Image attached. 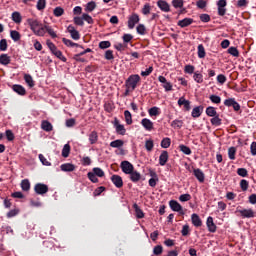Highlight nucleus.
I'll use <instances>...</instances> for the list:
<instances>
[{
    "mask_svg": "<svg viewBox=\"0 0 256 256\" xmlns=\"http://www.w3.org/2000/svg\"><path fill=\"white\" fill-rule=\"evenodd\" d=\"M24 81L27 83L28 87L33 88L35 87V80H33V76L30 74H25L24 75Z\"/></svg>",
    "mask_w": 256,
    "mask_h": 256,
    "instance_id": "obj_29",
    "label": "nucleus"
},
{
    "mask_svg": "<svg viewBox=\"0 0 256 256\" xmlns=\"http://www.w3.org/2000/svg\"><path fill=\"white\" fill-rule=\"evenodd\" d=\"M120 167L125 175H129L135 169V167H133V164H131V162L127 160L122 161Z\"/></svg>",
    "mask_w": 256,
    "mask_h": 256,
    "instance_id": "obj_6",
    "label": "nucleus"
},
{
    "mask_svg": "<svg viewBox=\"0 0 256 256\" xmlns=\"http://www.w3.org/2000/svg\"><path fill=\"white\" fill-rule=\"evenodd\" d=\"M133 209L135 211L137 219H143V217H145V213L143 212V210H141L137 203L133 204Z\"/></svg>",
    "mask_w": 256,
    "mask_h": 256,
    "instance_id": "obj_26",
    "label": "nucleus"
},
{
    "mask_svg": "<svg viewBox=\"0 0 256 256\" xmlns=\"http://www.w3.org/2000/svg\"><path fill=\"white\" fill-rule=\"evenodd\" d=\"M185 1L183 0H172V6L174 9H182Z\"/></svg>",
    "mask_w": 256,
    "mask_h": 256,
    "instance_id": "obj_45",
    "label": "nucleus"
},
{
    "mask_svg": "<svg viewBox=\"0 0 256 256\" xmlns=\"http://www.w3.org/2000/svg\"><path fill=\"white\" fill-rule=\"evenodd\" d=\"M184 72L185 73H188V75H194L195 73V66L193 65H186L185 68H184Z\"/></svg>",
    "mask_w": 256,
    "mask_h": 256,
    "instance_id": "obj_54",
    "label": "nucleus"
},
{
    "mask_svg": "<svg viewBox=\"0 0 256 256\" xmlns=\"http://www.w3.org/2000/svg\"><path fill=\"white\" fill-rule=\"evenodd\" d=\"M191 221H192V225H194V227H202L203 225V221L201 220V217H199V214H192L191 215Z\"/></svg>",
    "mask_w": 256,
    "mask_h": 256,
    "instance_id": "obj_19",
    "label": "nucleus"
},
{
    "mask_svg": "<svg viewBox=\"0 0 256 256\" xmlns=\"http://www.w3.org/2000/svg\"><path fill=\"white\" fill-rule=\"evenodd\" d=\"M34 191L36 195H45L49 193V186L43 183H37L34 186Z\"/></svg>",
    "mask_w": 256,
    "mask_h": 256,
    "instance_id": "obj_4",
    "label": "nucleus"
},
{
    "mask_svg": "<svg viewBox=\"0 0 256 256\" xmlns=\"http://www.w3.org/2000/svg\"><path fill=\"white\" fill-rule=\"evenodd\" d=\"M169 207L176 213H179V215H185V212L183 211V206L179 204L176 200H170L169 201Z\"/></svg>",
    "mask_w": 256,
    "mask_h": 256,
    "instance_id": "obj_5",
    "label": "nucleus"
},
{
    "mask_svg": "<svg viewBox=\"0 0 256 256\" xmlns=\"http://www.w3.org/2000/svg\"><path fill=\"white\" fill-rule=\"evenodd\" d=\"M27 23L34 35H38V37H43L45 35V26H43L39 20L30 18L27 20Z\"/></svg>",
    "mask_w": 256,
    "mask_h": 256,
    "instance_id": "obj_1",
    "label": "nucleus"
},
{
    "mask_svg": "<svg viewBox=\"0 0 256 256\" xmlns=\"http://www.w3.org/2000/svg\"><path fill=\"white\" fill-rule=\"evenodd\" d=\"M153 253L155 255H157V256L162 255V253H163V246H161V245L155 246L154 249H153Z\"/></svg>",
    "mask_w": 256,
    "mask_h": 256,
    "instance_id": "obj_62",
    "label": "nucleus"
},
{
    "mask_svg": "<svg viewBox=\"0 0 256 256\" xmlns=\"http://www.w3.org/2000/svg\"><path fill=\"white\" fill-rule=\"evenodd\" d=\"M92 173H94V175H96V177H105V172L103 171V169H101L99 167L93 168Z\"/></svg>",
    "mask_w": 256,
    "mask_h": 256,
    "instance_id": "obj_52",
    "label": "nucleus"
},
{
    "mask_svg": "<svg viewBox=\"0 0 256 256\" xmlns=\"http://www.w3.org/2000/svg\"><path fill=\"white\" fill-rule=\"evenodd\" d=\"M12 89L15 93H17L18 95H27V90H25V87L19 85V84H14L12 86Z\"/></svg>",
    "mask_w": 256,
    "mask_h": 256,
    "instance_id": "obj_21",
    "label": "nucleus"
},
{
    "mask_svg": "<svg viewBox=\"0 0 256 256\" xmlns=\"http://www.w3.org/2000/svg\"><path fill=\"white\" fill-rule=\"evenodd\" d=\"M179 107H184L185 111H191V102L185 97H180L178 100Z\"/></svg>",
    "mask_w": 256,
    "mask_h": 256,
    "instance_id": "obj_17",
    "label": "nucleus"
},
{
    "mask_svg": "<svg viewBox=\"0 0 256 256\" xmlns=\"http://www.w3.org/2000/svg\"><path fill=\"white\" fill-rule=\"evenodd\" d=\"M237 175H239V177H249V171H247L246 168H238Z\"/></svg>",
    "mask_w": 256,
    "mask_h": 256,
    "instance_id": "obj_51",
    "label": "nucleus"
},
{
    "mask_svg": "<svg viewBox=\"0 0 256 256\" xmlns=\"http://www.w3.org/2000/svg\"><path fill=\"white\" fill-rule=\"evenodd\" d=\"M88 139H89L90 145H95V143H97V141H99V134L97 133V131H92L88 135Z\"/></svg>",
    "mask_w": 256,
    "mask_h": 256,
    "instance_id": "obj_23",
    "label": "nucleus"
},
{
    "mask_svg": "<svg viewBox=\"0 0 256 256\" xmlns=\"http://www.w3.org/2000/svg\"><path fill=\"white\" fill-rule=\"evenodd\" d=\"M235 155H237V148L232 146L228 149V157L231 161H235Z\"/></svg>",
    "mask_w": 256,
    "mask_h": 256,
    "instance_id": "obj_39",
    "label": "nucleus"
},
{
    "mask_svg": "<svg viewBox=\"0 0 256 256\" xmlns=\"http://www.w3.org/2000/svg\"><path fill=\"white\" fill-rule=\"evenodd\" d=\"M209 99L212 103H215L216 105H219V103H221V98L217 95H210Z\"/></svg>",
    "mask_w": 256,
    "mask_h": 256,
    "instance_id": "obj_60",
    "label": "nucleus"
},
{
    "mask_svg": "<svg viewBox=\"0 0 256 256\" xmlns=\"http://www.w3.org/2000/svg\"><path fill=\"white\" fill-rule=\"evenodd\" d=\"M41 129L49 133L53 131V124H51V122H49L48 120H43L41 122Z\"/></svg>",
    "mask_w": 256,
    "mask_h": 256,
    "instance_id": "obj_22",
    "label": "nucleus"
},
{
    "mask_svg": "<svg viewBox=\"0 0 256 256\" xmlns=\"http://www.w3.org/2000/svg\"><path fill=\"white\" fill-rule=\"evenodd\" d=\"M141 125L146 129V131L153 130V122L147 118L142 119Z\"/></svg>",
    "mask_w": 256,
    "mask_h": 256,
    "instance_id": "obj_24",
    "label": "nucleus"
},
{
    "mask_svg": "<svg viewBox=\"0 0 256 256\" xmlns=\"http://www.w3.org/2000/svg\"><path fill=\"white\" fill-rule=\"evenodd\" d=\"M210 123L214 127H220V125L222 124V120L221 118H219V114H217L216 116H213L212 119H210Z\"/></svg>",
    "mask_w": 256,
    "mask_h": 256,
    "instance_id": "obj_32",
    "label": "nucleus"
},
{
    "mask_svg": "<svg viewBox=\"0 0 256 256\" xmlns=\"http://www.w3.org/2000/svg\"><path fill=\"white\" fill-rule=\"evenodd\" d=\"M157 7H159L160 10L163 11V13H169L171 11V6L165 0H158Z\"/></svg>",
    "mask_w": 256,
    "mask_h": 256,
    "instance_id": "obj_11",
    "label": "nucleus"
},
{
    "mask_svg": "<svg viewBox=\"0 0 256 256\" xmlns=\"http://www.w3.org/2000/svg\"><path fill=\"white\" fill-rule=\"evenodd\" d=\"M62 43H64V45H66L67 47H80L81 49H83V46H81L67 38H62Z\"/></svg>",
    "mask_w": 256,
    "mask_h": 256,
    "instance_id": "obj_30",
    "label": "nucleus"
},
{
    "mask_svg": "<svg viewBox=\"0 0 256 256\" xmlns=\"http://www.w3.org/2000/svg\"><path fill=\"white\" fill-rule=\"evenodd\" d=\"M179 149L182 153H184V155H191V153H192L191 148H189V146H185L183 144H181L179 146Z\"/></svg>",
    "mask_w": 256,
    "mask_h": 256,
    "instance_id": "obj_50",
    "label": "nucleus"
},
{
    "mask_svg": "<svg viewBox=\"0 0 256 256\" xmlns=\"http://www.w3.org/2000/svg\"><path fill=\"white\" fill-rule=\"evenodd\" d=\"M87 177L92 183H99V178H97L94 172H88Z\"/></svg>",
    "mask_w": 256,
    "mask_h": 256,
    "instance_id": "obj_55",
    "label": "nucleus"
},
{
    "mask_svg": "<svg viewBox=\"0 0 256 256\" xmlns=\"http://www.w3.org/2000/svg\"><path fill=\"white\" fill-rule=\"evenodd\" d=\"M122 39H123L124 45H127V43H131V41H133V35H131V34H124L122 36Z\"/></svg>",
    "mask_w": 256,
    "mask_h": 256,
    "instance_id": "obj_58",
    "label": "nucleus"
},
{
    "mask_svg": "<svg viewBox=\"0 0 256 256\" xmlns=\"http://www.w3.org/2000/svg\"><path fill=\"white\" fill-rule=\"evenodd\" d=\"M46 45L50 49L52 55H55V57H57V59H60V61H63V63H67V58L63 56V52L57 49V46H55L53 42L47 40Z\"/></svg>",
    "mask_w": 256,
    "mask_h": 256,
    "instance_id": "obj_3",
    "label": "nucleus"
},
{
    "mask_svg": "<svg viewBox=\"0 0 256 256\" xmlns=\"http://www.w3.org/2000/svg\"><path fill=\"white\" fill-rule=\"evenodd\" d=\"M44 31L48 33V35L52 38L55 39L57 37V34L55 33V30H53V28H51V26H44Z\"/></svg>",
    "mask_w": 256,
    "mask_h": 256,
    "instance_id": "obj_41",
    "label": "nucleus"
},
{
    "mask_svg": "<svg viewBox=\"0 0 256 256\" xmlns=\"http://www.w3.org/2000/svg\"><path fill=\"white\" fill-rule=\"evenodd\" d=\"M193 22H194V20L192 18H184V19L178 21L177 25H178V27L185 29V27H189V25H193Z\"/></svg>",
    "mask_w": 256,
    "mask_h": 256,
    "instance_id": "obj_20",
    "label": "nucleus"
},
{
    "mask_svg": "<svg viewBox=\"0 0 256 256\" xmlns=\"http://www.w3.org/2000/svg\"><path fill=\"white\" fill-rule=\"evenodd\" d=\"M9 45L7 44V39L0 40V51H6Z\"/></svg>",
    "mask_w": 256,
    "mask_h": 256,
    "instance_id": "obj_61",
    "label": "nucleus"
},
{
    "mask_svg": "<svg viewBox=\"0 0 256 256\" xmlns=\"http://www.w3.org/2000/svg\"><path fill=\"white\" fill-rule=\"evenodd\" d=\"M193 79L196 83H203V74H201L199 71H196L193 74Z\"/></svg>",
    "mask_w": 256,
    "mask_h": 256,
    "instance_id": "obj_42",
    "label": "nucleus"
},
{
    "mask_svg": "<svg viewBox=\"0 0 256 256\" xmlns=\"http://www.w3.org/2000/svg\"><path fill=\"white\" fill-rule=\"evenodd\" d=\"M150 117H158V115H161V109L159 107H152L148 111Z\"/></svg>",
    "mask_w": 256,
    "mask_h": 256,
    "instance_id": "obj_31",
    "label": "nucleus"
},
{
    "mask_svg": "<svg viewBox=\"0 0 256 256\" xmlns=\"http://www.w3.org/2000/svg\"><path fill=\"white\" fill-rule=\"evenodd\" d=\"M12 21H14V23H21V21H23V17H21V13L19 12H13L12 13Z\"/></svg>",
    "mask_w": 256,
    "mask_h": 256,
    "instance_id": "obj_38",
    "label": "nucleus"
},
{
    "mask_svg": "<svg viewBox=\"0 0 256 256\" xmlns=\"http://www.w3.org/2000/svg\"><path fill=\"white\" fill-rule=\"evenodd\" d=\"M236 102L235 98H228L224 101L225 107H232Z\"/></svg>",
    "mask_w": 256,
    "mask_h": 256,
    "instance_id": "obj_63",
    "label": "nucleus"
},
{
    "mask_svg": "<svg viewBox=\"0 0 256 256\" xmlns=\"http://www.w3.org/2000/svg\"><path fill=\"white\" fill-rule=\"evenodd\" d=\"M167 161H169V152H167V150H163L159 156V165H161V167H165V165H167Z\"/></svg>",
    "mask_w": 256,
    "mask_h": 256,
    "instance_id": "obj_14",
    "label": "nucleus"
},
{
    "mask_svg": "<svg viewBox=\"0 0 256 256\" xmlns=\"http://www.w3.org/2000/svg\"><path fill=\"white\" fill-rule=\"evenodd\" d=\"M97 7V4L94 1L88 2L85 8V11H88L91 13L92 11H95Z\"/></svg>",
    "mask_w": 256,
    "mask_h": 256,
    "instance_id": "obj_47",
    "label": "nucleus"
},
{
    "mask_svg": "<svg viewBox=\"0 0 256 256\" xmlns=\"http://www.w3.org/2000/svg\"><path fill=\"white\" fill-rule=\"evenodd\" d=\"M206 115L208 117H216V115H218L217 110L215 109V107L209 106L206 108Z\"/></svg>",
    "mask_w": 256,
    "mask_h": 256,
    "instance_id": "obj_37",
    "label": "nucleus"
},
{
    "mask_svg": "<svg viewBox=\"0 0 256 256\" xmlns=\"http://www.w3.org/2000/svg\"><path fill=\"white\" fill-rule=\"evenodd\" d=\"M10 37L12 41H21V34L17 30H11L10 31Z\"/></svg>",
    "mask_w": 256,
    "mask_h": 256,
    "instance_id": "obj_34",
    "label": "nucleus"
},
{
    "mask_svg": "<svg viewBox=\"0 0 256 256\" xmlns=\"http://www.w3.org/2000/svg\"><path fill=\"white\" fill-rule=\"evenodd\" d=\"M111 181L117 189H121V187H123V178H121V176L114 174L111 176Z\"/></svg>",
    "mask_w": 256,
    "mask_h": 256,
    "instance_id": "obj_16",
    "label": "nucleus"
},
{
    "mask_svg": "<svg viewBox=\"0 0 256 256\" xmlns=\"http://www.w3.org/2000/svg\"><path fill=\"white\" fill-rule=\"evenodd\" d=\"M161 147L162 149H169V147H171V138H163L161 141Z\"/></svg>",
    "mask_w": 256,
    "mask_h": 256,
    "instance_id": "obj_40",
    "label": "nucleus"
},
{
    "mask_svg": "<svg viewBox=\"0 0 256 256\" xmlns=\"http://www.w3.org/2000/svg\"><path fill=\"white\" fill-rule=\"evenodd\" d=\"M153 147H155V144L153 143V141L151 139L145 141V149H146V151L151 153V151H153Z\"/></svg>",
    "mask_w": 256,
    "mask_h": 256,
    "instance_id": "obj_46",
    "label": "nucleus"
},
{
    "mask_svg": "<svg viewBox=\"0 0 256 256\" xmlns=\"http://www.w3.org/2000/svg\"><path fill=\"white\" fill-rule=\"evenodd\" d=\"M250 153L253 157L256 156V142H252L250 145Z\"/></svg>",
    "mask_w": 256,
    "mask_h": 256,
    "instance_id": "obj_64",
    "label": "nucleus"
},
{
    "mask_svg": "<svg viewBox=\"0 0 256 256\" xmlns=\"http://www.w3.org/2000/svg\"><path fill=\"white\" fill-rule=\"evenodd\" d=\"M11 63V56L8 54H1L0 55V65H9Z\"/></svg>",
    "mask_w": 256,
    "mask_h": 256,
    "instance_id": "obj_27",
    "label": "nucleus"
},
{
    "mask_svg": "<svg viewBox=\"0 0 256 256\" xmlns=\"http://www.w3.org/2000/svg\"><path fill=\"white\" fill-rule=\"evenodd\" d=\"M205 46L203 44L198 45V57L199 59H205Z\"/></svg>",
    "mask_w": 256,
    "mask_h": 256,
    "instance_id": "obj_43",
    "label": "nucleus"
},
{
    "mask_svg": "<svg viewBox=\"0 0 256 256\" xmlns=\"http://www.w3.org/2000/svg\"><path fill=\"white\" fill-rule=\"evenodd\" d=\"M206 226L208 228L209 233H215L217 231V225L213 221V217L209 216L206 220Z\"/></svg>",
    "mask_w": 256,
    "mask_h": 256,
    "instance_id": "obj_15",
    "label": "nucleus"
},
{
    "mask_svg": "<svg viewBox=\"0 0 256 256\" xmlns=\"http://www.w3.org/2000/svg\"><path fill=\"white\" fill-rule=\"evenodd\" d=\"M139 21V16L136 13H133L128 19V29H135V25H137Z\"/></svg>",
    "mask_w": 256,
    "mask_h": 256,
    "instance_id": "obj_9",
    "label": "nucleus"
},
{
    "mask_svg": "<svg viewBox=\"0 0 256 256\" xmlns=\"http://www.w3.org/2000/svg\"><path fill=\"white\" fill-rule=\"evenodd\" d=\"M124 117L127 125H131L133 123V116L129 110L124 111Z\"/></svg>",
    "mask_w": 256,
    "mask_h": 256,
    "instance_id": "obj_36",
    "label": "nucleus"
},
{
    "mask_svg": "<svg viewBox=\"0 0 256 256\" xmlns=\"http://www.w3.org/2000/svg\"><path fill=\"white\" fill-rule=\"evenodd\" d=\"M229 55H232V57H239V50L237 47H230L228 50Z\"/></svg>",
    "mask_w": 256,
    "mask_h": 256,
    "instance_id": "obj_53",
    "label": "nucleus"
},
{
    "mask_svg": "<svg viewBox=\"0 0 256 256\" xmlns=\"http://www.w3.org/2000/svg\"><path fill=\"white\" fill-rule=\"evenodd\" d=\"M69 153H71V145L65 144L62 149V157H69Z\"/></svg>",
    "mask_w": 256,
    "mask_h": 256,
    "instance_id": "obj_44",
    "label": "nucleus"
},
{
    "mask_svg": "<svg viewBox=\"0 0 256 256\" xmlns=\"http://www.w3.org/2000/svg\"><path fill=\"white\" fill-rule=\"evenodd\" d=\"M240 189H242V191H247L249 189V181L242 179L240 181Z\"/></svg>",
    "mask_w": 256,
    "mask_h": 256,
    "instance_id": "obj_56",
    "label": "nucleus"
},
{
    "mask_svg": "<svg viewBox=\"0 0 256 256\" xmlns=\"http://www.w3.org/2000/svg\"><path fill=\"white\" fill-rule=\"evenodd\" d=\"M67 31L74 41H79L81 39V34L75 29V26L69 25Z\"/></svg>",
    "mask_w": 256,
    "mask_h": 256,
    "instance_id": "obj_8",
    "label": "nucleus"
},
{
    "mask_svg": "<svg viewBox=\"0 0 256 256\" xmlns=\"http://www.w3.org/2000/svg\"><path fill=\"white\" fill-rule=\"evenodd\" d=\"M123 145H125V142L121 139L114 140L110 143V147H113V149H119V147H123Z\"/></svg>",
    "mask_w": 256,
    "mask_h": 256,
    "instance_id": "obj_35",
    "label": "nucleus"
},
{
    "mask_svg": "<svg viewBox=\"0 0 256 256\" xmlns=\"http://www.w3.org/2000/svg\"><path fill=\"white\" fill-rule=\"evenodd\" d=\"M202 113H203V106H197L193 108L191 116L194 117V119H197Z\"/></svg>",
    "mask_w": 256,
    "mask_h": 256,
    "instance_id": "obj_28",
    "label": "nucleus"
},
{
    "mask_svg": "<svg viewBox=\"0 0 256 256\" xmlns=\"http://www.w3.org/2000/svg\"><path fill=\"white\" fill-rule=\"evenodd\" d=\"M45 7H47V1L46 0H38L36 9L38 11H43V9H45Z\"/></svg>",
    "mask_w": 256,
    "mask_h": 256,
    "instance_id": "obj_48",
    "label": "nucleus"
},
{
    "mask_svg": "<svg viewBox=\"0 0 256 256\" xmlns=\"http://www.w3.org/2000/svg\"><path fill=\"white\" fill-rule=\"evenodd\" d=\"M238 213H240L243 219H252L253 217H255V211H253V209L238 210Z\"/></svg>",
    "mask_w": 256,
    "mask_h": 256,
    "instance_id": "obj_10",
    "label": "nucleus"
},
{
    "mask_svg": "<svg viewBox=\"0 0 256 256\" xmlns=\"http://www.w3.org/2000/svg\"><path fill=\"white\" fill-rule=\"evenodd\" d=\"M136 31L138 35H145V31H147V29L145 28V25L139 24L136 28Z\"/></svg>",
    "mask_w": 256,
    "mask_h": 256,
    "instance_id": "obj_59",
    "label": "nucleus"
},
{
    "mask_svg": "<svg viewBox=\"0 0 256 256\" xmlns=\"http://www.w3.org/2000/svg\"><path fill=\"white\" fill-rule=\"evenodd\" d=\"M114 127H115L116 133H118V135H125V133H127L125 126L123 124H120L119 120L117 118H115V120H114Z\"/></svg>",
    "mask_w": 256,
    "mask_h": 256,
    "instance_id": "obj_13",
    "label": "nucleus"
},
{
    "mask_svg": "<svg viewBox=\"0 0 256 256\" xmlns=\"http://www.w3.org/2000/svg\"><path fill=\"white\" fill-rule=\"evenodd\" d=\"M171 127H173V129H181V127H183V120H174L171 122Z\"/></svg>",
    "mask_w": 256,
    "mask_h": 256,
    "instance_id": "obj_49",
    "label": "nucleus"
},
{
    "mask_svg": "<svg viewBox=\"0 0 256 256\" xmlns=\"http://www.w3.org/2000/svg\"><path fill=\"white\" fill-rule=\"evenodd\" d=\"M217 7H218V15L220 17H224V15L227 13V0H219L217 2Z\"/></svg>",
    "mask_w": 256,
    "mask_h": 256,
    "instance_id": "obj_7",
    "label": "nucleus"
},
{
    "mask_svg": "<svg viewBox=\"0 0 256 256\" xmlns=\"http://www.w3.org/2000/svg\"><path fill=\"white\" fill-rule=\"evenodd\" d=\"M53 13L55 17H61L65 13V10L62 7H56Z\"/></svg>",
    "mask_w": 256,
    "mask_h": 256,
    "instance_id": "obj_57",
    "label": "nucleus"
},
{
    "mask_svg": "<svg viewBox=\"0 0 256 256\" xmlns=\"http://www.w3.org/2000/svg\"><path fill=\"white\" fill-rule=\"evenodd\" d=\"M20 185L22 191H29L31 189V182H29V179L22 180Z\"/></svg>",
    "mask_w": 256,
    "mask_h": 256,
    "instance_id": "obj_33",
    "label": "nucleus"
},
{
    "mask_svg": "<svg viewBox=\"0 0 256 256\" xmlns=\"http://www.w3.org/2000/svg\"><path fill=\"white\" fill-rule=\"evenodd\" d=\"M129 175L132 183H138V181H141V173L133 170Z\"/></svg>",
    "mask_w": 256,
    "mask_h": 256,
    "instance_id": "obj_25",
    "label": "nucleus"
},
{
    "mask_svg": "<svg viewBox=\"0 0 256 256\" xmlns=\"http://www.w3.org/2000/svg\"><path fill=\"white\" fill-rule=\"evenodd\" d=\"M193 175L199 181V183H205V173L200 168L193 169Z\"/></svg>",
    "mask_w": 256,
    "mask_h": 256,
    "instance_id": "obj_12",
    "label": "nucleus"
},
{
    "mask_svg": "<svg viewBox=\"0 0 256 256\" xmlns=\"http://www.w3.org/2000/svg\"><path fill=\"white\" fill-rule=\"evenodd\" d=\"M77 167L72 163H64L60 166L61 171H64V173H71L75 171Z\"/></svg>",
    "mask_w": 256,
    "mask_h": 256,
    "instance_id": "obj_18",
    "label": "nucleus"
},
{
    "mask_svg": "<svg viewBox=\"0 0 256 256\" xmlns=\"http://www.w3.org/2000/svg\"><path fill=\"white\" fill-rule=\"evenodd\" d=\"M139 83H141V76L138 74H132L125 81V87L126 89H131V91H134L137 89V85H139Z\"/></svg>",
    "mask_w": 256,
    "mask_h": 256,
    "instance_id": "obj_2",
    "label": "nucleus"
}]
</instances>
